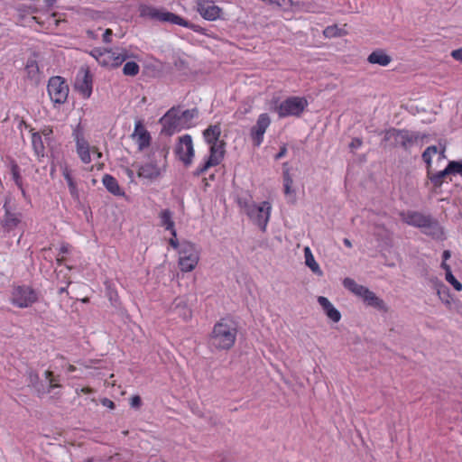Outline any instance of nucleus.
<instances>
[{"instance_id": "nucleus-1", "label": "nucleus", "mask_w": 462, "mask_h": 462, "mask_svg": "<svg viewBox=\"0 0 462 462\" xmlns=\"http://www.w3.org/2000/svg\"><path fill=\"white\" fill-rule=\"evenodd\" d=\"M237 332L236 322L232 319L223 318L215 324L210 336V342L217 349L229 350L236 343Z\"/></svg>"}, {"instance_id": "nucleus-2", "label": "nucleus", "mask_w": 462, "mask_h": 462, "mask_svg": "<svg viewBox=\"0 0 462 462\" xmlns=\"http://www.w3.org/2000/svg\"><path fill=\"white\" fill-rule=\"evenodd\" d=\"M221 127L219 125H210L204 130V139L209 145V157L204 162V172L211 166L220 163L225 154V142L220 140Z\"/></svg>"}, {"instance_id": "nucleus-3", "label": "nucleus", "mask_w": 462, "mask_h": 462, "mask_svg": "<svg viewBox=\"0 0 462 462\" xmlns=\"http://www.w3.org/2000/svg\"><path fill=\"white\" fill-rule=\"evenodd\" d=\"M90 55L103 67L116 68L123 62L135 59L136 55L125 48L99 49L95 48Z\"/></svg>"}, {"instance_id": "nucleus-4", "label": "nucleus", "mask_w": 462, "mask_h": 462, "mask_svg": "<svg viewBox=\"0 0 462 462\" xmlns=\"http://www.w3.org/2000/svg\"><path fill=\"white\" fill-rule=\"evenodd\" d=\"M238 205L262 231H265L272 210L270 202L263 201L260 205H257L252 200L239 199Z\"/></svg>"}, {"instance_id": "nucleus-5", "label": "nucleus", "mask_w": 462, "mask_h": 462, "mask_svg": "<svg viewBox=\"0 0 462 462\" xmlns=\"http://www.w3.org/2000/svg\"><path fill=\"white\" fill-rule=\"evenodd\" d=\"M192 118V111L171 108L160 120L162 125V132L167 135H171L182 128L189 127Z\"/></svg>"}, {"instance_id": "nucleus-6", "label": "nucleus", "mask_w": 462, "mask_h": 462, "mask_svg": "<svg viewBox=\"0 0 462 462\" xmlns=\"http://www.w3.org/2000/svg\"><path fill=\"white\" fill-rule=\"evenodd\" d=\"M140 15L143 18H149L151 20L159 21L162 23H170L172 24H178L183 27H189V23L180 16L168 12L162 8H157L152 5H141Z\"/></svg>"}, {"instance_id": "nucleus-7", "label": "nucleus", "mask_w": 462, "mask_h": 462, "mask_svg": "<svg viewBox=\"0 0 462 462\" xmlns=\"http://www.w3.org/2000/svg\"><path fill=\"white\" fill-rule=\"evenodd\" d=\"M308 101L302 97H289L274 106L280 118L288 116L300 117L308 106Z\"/></svg>"}, {"instance_id": "nucleus-8", "label": "nucleus", "mask_w": 462, "mask_h": 462, "mask_svg": "<svg viewBox=\"0 0 462 462\" xmlns=\"http://www.w3.org/2000/svg\"><path fill=\"white\" fill-rule=\"evenodd\" d=\"M426 137L420 132H411L406 129L392 128L385 133L386 140H393L396 145L402 146L403 149H410L419 141H422Z\"/></svg>"}, {"instance_id": "nucleus-9", "label": "nucleus", "mask_w": 462, "mask_h": 462, "mask_svg": "<svg viewBox=\"0 0 462 462\" xmlns=\"http://www.w3.org/2000/svg\"><path fill=\"white\" fill-rule=\"evenodd\" d=\"M164 152L162 151H158V164L155 162L151 161L138 166L137 176L148 180H153L159 178L162 171H164Z\"/></svg>"}, {"instance_id": "nucleus-10", "label": "nucleus", "mask_w": 462, "mask_h": 462, "mask_svg": "<svg viewBox=\"0 0 462 462\" xmlns=\"http://www.w3.org/2000/svg\"><path fill=\"white\" fill-rule=\"evenodd\" d=\"M48 93L54 104H64L69 96V86L63 78L56 76L50 79Z\"/></svg>"}, {"instance_id": "nucleus-11", "label": "nucleus", "mask_w": 462, "mask_h": 462, "mask_svg": "<svg viewBox=\"0 0 462 462\" xmlns=\"http://www.w3.org/2000/svg\"><path fill=\"white\" fill-rule=\"evenodd\" d=\"M36 300V292L28 286H17L12 291L11 302L18 308H28Z\"/></svg>"}, {"instance_id": "nucleus-12", "label": "nucleus", "mask_w": 462, "mask_h": 462, "mask_svg": "<svg viewBox=\"0 0 462 462\" xmlns=\"http://www.w3.org/2000/svg\"><path fill=\"white\" fill-rule=\"evenodd\" d=\"M3 208L5 210V214L0 220L1 226L5 231L11 232L20 225L22 221V214L14 211L11 197L5 198Z\"/></svg>"}, {"instance_id": "nucleus-13", "label": "nucleus", "mask_w": 462, "mask_h": 462, "mask_svg": "<svg viewBox=\"0 0 462 462\" xmlns=\"http://www.w3.org/2000/svg\"><path fill=\"white\" fill-rule=\"evenodd\" d=\"M93 79L88 68H80L76 80L75 88L84 97L88 98L92 94Z\"/></svg>"}, {"instance_id": "nucleus-14", "label": "nucleus", "mask_w": 462, "mask_h": 462, "mask_svg": "<svg viewBox=\"0 0 462 462\" xmlns=\"http://www.w3.org/2000/svg\"><path fill=\"white\" fill-rule=\"evenodd\" d=\"M271 125V118L268 114L259 115L256 124L251 128L250 136L255 146H260L263 142V135Z\"/></svg>"}, {"instance_id": "nucleus-15", "label": "nucleus", "mask_w": 462, "mask_h": 462, "mask_svg": "<svg viewBox=\"0 0 462 462\" xmlns=\"http://www.w3.org/2000/svg\"><path fill=\"white\" fill-rule=\"evenodd\" d=\"M175 152L178 158L183 162L184 164L188 165L191 162L194 156V150L192 140L189 135L186 134L180 138V141L176 145Z\"/></svg>"}, {"instance_id": "nucleus-16", "label": "nucleus", "mask_w": 462, "mask_h": 462, "mask_svg": "<svg viewBox=\"0 0 462 462\" xmlns=\"http://www.w3.org/2000/svg\"><path fill=\"white\" fill-rule=\"evenodd\" d=\"M199 257L191 245H187L180 252L179 264L183 272L191 271L198 263Z\"/></svg>"}, {"instance_id": "nucleus-17", "label": "nucleus", "mask_w": 462, "mask_h": 462, "mask_svg": "<svg viewBox=\"0 0 462 462\" xmlns=\"http://www.w3.org/2000/svg\"><path fill=\"white\" fill-rule=\"evenodd\" d=\"M399 215L404 223L419 228L426 225V221L430 217V215L412 210L402 211Z\"/></svg>"}, {"instance_id": "nucleus-18", "label": "nucleus", "mask_w": 462, "mask_h": 462, "mask_svg": "<svg viewBox=\"0 0 462 462\" xmlns=\"http://www.w3.org/2000/svg\"><path fill=\"white\" fill-rule=\"evenodd\" d=\"M132 136L134 139H135L139 150H143L150 145V134L147 132V130H145L140 121L135 124L134 132Z\"/></svg>"}, {"instance_id": "nucleus-19", "label": "nucleus", "mask_w": 462, "mask_h": 462, "mask_svg": "<svg viewBox=\"0 0 462 462\" xmlns=\"http://www.w3.org/2000/svg\"><path fill=\"white\" fill-rule=\"evenodd\" d=\"M392 57L387 54L383 49H376L373 51L367 57V61L370 64H375L382 67H386L392 62Z\"/></svg>"}, {"instance_id": "nucleus-20", "label": "nucleus", "mask_w": 462, "mask_h": 462, "mask_svg": "<svg viewBox=\"0 0 462 462\" xmlns=\"http://www.w3.org/2000/svg\"><path fill=\"white\" fill-rule=\"evenodd\" d=\"M423 234L431 236L432 238L439 239L443 236V229L439 223L431 216L426 221V225L421 227Z\"/></svg>"}, {"instance_id": "nucleus-21", "label": "nucleus", "mask_w": 462, "mask_h": 462, "mask_svg": "<svg viewBox=\"0 0 462 462\" xmlns=\"http://www.w3.org/2000/svg\"><path fill=\"white\" fill-rule=\"evenodd\" d=\"M318 302L322 307L327 317L333 322H338L341 319L340 312L332 305V303L323 296L318 298Z\"/></svg>"}, {"instance_id": "nucleus-22", "label": "nucleus", "mask_w": 462, "mask_h": 462, "mask_svg": "<svg viewBox=\"0 0 462 462\" xmlns=\"http://www.w3.org/2000/svg\"><path fill=\"white\" fill-rule=\"evenodd\" d=\"M160 225L170 231L171 236H177L175 223L173 221V213L170 209H162L159 213Z\"/></svg>"}, {"instance_id": "nucleus-23", "label": "nucleus", "mask_w": 462, "mask_h": 462, "mask_svg": "<svg viewBox=\"0 0 462 462\" xmlns=\"http://www.w3.org/2000/svg\"><path fill=\"white\" fill-rule=\"evenodd\" d=\"M222 14V9L213 2H204V20L215 21L221 18Z\"/></svg>"}, {"instance_id": "nucleus-24", "label": "nucleus", "mask_w": 462, "mask_h": 462, "mask_svg": "<svg viewBox=\"0 0 462 462\" xmlns=\"http://www.w3.org/2000/svg\"><path fill=\"white\" fill-rule=\"evenodd\" d=\"M343 285L346 289L353 292L355 295L361 297L362 299H364L368 290V288L356 283L355 280L351 278H345L343 281Z\"/></svg>"}, {"instance_id": "nucleus-25", "label": "nucleus", "mask_w": 462, "mask_h": 462, "mask_svg": "<svg viewBox=\"0 0 462 462\" xmlns=\"http://www.w3.org/2000/svg\"><path fill=\"white\" fill-rule=\"evenodd\" d=\"M102 182L106 189L116 196H122L124 195V192L122 191L121 188L118 185L117 180L111 175L106 174L103 177Z\"/></svg>"}, {"instance_id": "nucleus-26", "label": "nucleus", "mask_w": 462, "mask_h": 462, "mask_svg": "<svg viewBox=\"0 0 462 462\" xmlns=\"http://www.w3.org/2000/svg\"><path fill=\"white\" fill-rule=\"evenodd\" d=\"M91 149L88 142L76 144V151L83 163H89L91 162Z\"/></svg>"}, {"instance_id": "nucleus-27", "label": "nucleus", "mask_w": 462, "mask_h": 462, "mask_svg": "<svg viewBox=\"0 0 462 462\" xmlns=\"http://www.w3.org/2000/svg\"><path fill=\"white\" fill-rule=\"evenodd\" d=\"M62 175L68 183V187H69L70 195L74 199H79V189H78L77 184L74 181V180L71 176L70 171L69 170V168L67 166L62 168Z\"/></svg>"}, {"instance_id": "nucleus-28", "label": "nucleus", "mask_w": 462, "mask_h": 462, "mask_svg": "<svg viewBox=\"0 0 462 462\" xmlns=\"http://www.w3.org/2000/svg\"><path fill=\"white\" fill-rule=\"evenodd\" d=\"M363 300L368 306H372V307H374V308L379 309V310H383L384 309V302H383V300H381L380 298H378L375 295V293H374L369 289L367 290V292L365 293Z\"/></svg>"}, {"instance_id": "nucleus-29", "label": "nucleus", "mask_w": 462, "mask_h": 462, "mask_svg": "<svg viewBox=\"0 0 462 462\" xmlns=\"http://www.w3.org/2000/svg\"><path fill=\"white\" fill-rule=\"evenodd\" d=\"M450 174L451 172L450 170H448V165L444 170L436 173H432L430 171V174L428 175V177L435 187H440L443 184L445 178Z\"/></svg>"}, {"instance_id": "nucleus-30", "label": "nucleus", "mask_w": 462, "mask_h": 462, "mask_svg": "<svg viewBox=\"0 0 462 462\" xmlns=\"http://www.w3.org/2000/svg\"><path fill=\"white\" fill-rule=\"evenodd\" d=\"M32 144L33 151L37 157L41 158L44 156V144L40 133H33L32 134Z\"/></svg>"}, {"instance_id": "nucleus-31", "label": "nucleus", "mask_w": 462, "mask_h": 462, "mask_svg": "<svg viewBox=\"0 0 462 462\" xmlns=\"http://www.w3.org/2000/svg\"><path fill=\"white\" fill-rule=\"evenodd\" d=\"M441 268L446 272V281L449 282L456 291H460L462 290V283L452 274L450 266L447 263H441Z\"/></svg>"}, {"instance_id": "nucleus-32", "label": "nucleus", "mask_w": 462, "mask_h": 462, "mask_svg": "<svg viewBox=\"0 0 462 462\" xmlns=\"http://www.w3.org/2000/svg\"><path fill=\"white\" fill-rule=\"evenodd\" d=\"M439 152L438 147L436 145L429 146L422 153V160L427 165V173L430 174L431 169V160L434 155Z\"/></svg>"}, {"instance_id": "nucleus-33", "label": "nucleus", "mask_w": 462, "mask_h": 462, "mask_svg": "<svg viewBox=\"0 0 462 462\" xmlns=\"http://www.w3.org/2000/svg\"><path fill=\"white\" fill-rule=\"evenodd\" d=\"M304 254H305V263H306L307 266H309L313 273H321L319 265L315 261L314 256L312 255L311 251L309 247H306L304 249Z\"/></svg>"}, {"instance_id": "nucleus-34", "label": "nucleus", "mask_w": 462, "mask_h": 462, "mask_svg": "<svg viewBox=\"0 0 462 462\" xmlns=\"http://www.w3.org/2000/svg\"><path fill=\"white\" fill-rule=\"evenodd\" d=\"M25 71H26L27 77L30 79L34 80V81L38 80L39 68H38L37 62L34 60H29L27 61V64L25 67Z\"/></svg>"}, {"instance_id": "nucleus-35", "label": "nucleus", "mask_w": 462, "mask_h": 462, "mask_svg": "<svg viewBox=\"0 0 462 462\" xmlns=\"http://www.w3.org/2000/svg\"><path fill=\"white\" fill-rule=\"evenodd\" d=\"M14 7L22 15L37 14L40 12V9L36 5L23 3H17Z\"/></svg>"}, {"instance_id": "nucleus-36", "label": "nucleus", "mask_w": 462, "mask_h": 462, "mask_svg": "<svg viewBox=\"0 0 462 462\" xmlns=\"http://www.w3.org/2000/svg\"><path fill=\"white\" fill-rule=\"evenodd\" d=\"M140 67L139 65L134 61H127L124 68H123V73L125 76H136L139 73Z\"/></svg>"}, {"instance_id": "nucleus-37", "label": "nucleus", "mask_w": 462, "mask_h": 462, "mask_svg": "<svg viewBox=\"0 0 462 462\" xmlns=\"http://www.w3.org/2000/svg\"><path fill=\"white\" fill-rule=\"evenodd\" d=\"M72 137H73L76 144L85 143L88 141L85 136L84 128L81 126L80 124H78L76 125V127L73 129Z\"/></svg>"}, {"instance_id": "nucleus-38", "label": "nucleus", "mask_w": 462, "mask_h": 462, "mask_svg": "<svg viewBox=\"0 0 462 462\" xmlns=\"http://www.w3.org/2000/svg\"><path fill=\"white\" fill-rule=\"evenodd\" d=\"M448 170H450L451 174L453 175H460L462 177V162L451 161L448 162Z\"/></svg>"}, {"instance_id": "nucleus-39", "label": "nucleus", "mask_w": 462, "mask_h": 462, "mask_svg": "<svg viewBox=\"0 0 462 462\" xmlns=\"http://www.w3.org/2000/svg\"><path fill=\"white\" fill-rule=\"evenodd\" d=\"M324 35L326 37H328V38H331V37H338V36H341L342 33H341V30L339 28H337V25H332V26H328L325 30H324Z\"/></svg>"}, {"instance_id": "nucleus-40", "label": "nucleus", "mask_w": 462, "mask_h": 462, "mask_svg": "<svg viewBox=\"0 0 462 462\" xmlns=\"http://www.w3.org/2000/svg\"><path fill=\"white\" fill-rule=\"evenodd\" d=\"M283 190L285 196L289 199L291 202L295 201V189L292 186H283Z\"/></svg>"}, {"instance_id": "nucleus-41", "label": "nucleus", "mask_w": 462, "mask_h": 462, "mask_svg": "<svg viewBox=\"0 0 462 462\" xmlns=\"http://www.w3.org/2000/svg\"><path fill=\"white\" fill-rule=\"evenodd\" d=\"M44 375H45V378L49 381V383H50V386H49V387H50L49 392H50L51 389H53V388H55V387H59V386H60L59 384H57V383H54V382H55V379H54V377H53L52 372H51V371L47 370V371H45Z\"/></svg>"}, {"instance_id": "nucleus-42", "label": "nucleus", "mask_w": 462, "mask_h": 462, "mask_svg": "<svg viewBox=\"0 0 462 462\" xmlns=\"http://www.w3.org/2000/svg\"><path fill=\"white\" fill-rule=\"evenodd\" d=\"M293 180L288 168L283 170V186H292Z\"/></svg>"}, {"instance_id": "nucleus-43", "label": "nucleus", "mask_w": 462, "mask_h": 462, "mask_svg": "<svg viewBox=\"0 0 462 462\" xmlns=\"http://www.w3.org/2000/svg\"><path fill=\"white\" fill-rule=\"evenodd\" d=\"M57 16H58L57 13H53L50 16H48L47 23L50 26L54 25L55 27H57L60 24V23L61 22V19L57 18Z\"/></svg>"}, {"instance_id": "nucleus-44", "label": "nucleus", "mask_w": 462, "mask_h": 462, "mask_svg": "<svg viewBox=\"0 0 462 462\" xmlns=\"http://www.w3.org/2000/svg\"><path fill=\"white\" fill-rule=\"evenodd\" d=\"M12 172H13V178H14V180L15 182V184L22 189V182H21V177H20V174L18 172V170H17V167L14 166L12 170Z\"/></svg>"}, {"instance_id": "nucleus-45", "label": "nucleus", "mask_w": 462, "mask_h": 462, "mask_svg": "<svg viewBox=\"0 0 462 462\" xmlns=\"http://www.w3.org/2000/svg\"><path fill=\"white\" fill-rule=\"evenodd\" d=\"M142 404V400L140 398V396L138 395H134L131 398L130 400V405L131 407L134 408V409H138Z\"/></svg>"}, {"instance_id": "nucleus-46", "label": "nucleus", "mask_w": 462, "mask_h": 462, "mask_svg": "<svg viewBox=\"0 0 462 462\" xmlns=\"http://www.w3.org/2000/svg\"><path fill=\"white\" fill-rule=\"evenodd\" d=\"M39 133L41 134L42 137L44 136L46 139H49L53 134V130L51 126H44Z\"/></svg>"}, {"instance_id": "nucleus-47", "label": "nucleus", "mask_w": 462, "mask_h": 462, "mask_svg": "<svg viewBox=\"0 0 462 462\" xmlns=\"http://www.w3.org/2000/svg\"><path fill=\"white\" fill-rule=\"evenodd\" d=\"M112 35H113L112 30L106 29L102 34L103 42L106 43H109L111 42Z\"/></svg>"}, {"instance_id": "nucleus-48", "label": "nucleus", "mask_w": 462, "mask_h": 462, "mask_svg": "<svg viewBox=\"0 0 462 462\" xmlns=\"http://www.w3.org/2000/svg\"><path fill=\"white\" fill-rule=\"evenodd\" d=\"M451 57L456 60L462 61V48L452 51Z\"/></svg>"}, {"instance_id": "nucleus-49", "label": "nucleus", "mask_w": 462, "mask_h": 462, "mask_svg": "<svg viewBox=\"0 0 462 462\" xmlns=\"http://www.w3.org/2000/svg\"><path fill=\"white\" fill-rule=\"evenodd\" d=\"M101 403H102L103 406L107 407V408H109L111 410H113L115 408L114 402H112L111 400H109L107 398H103L101 400Z\"/></svg>"}, {"instance_id": "nucleus-50", "label": "nucleus", "mask_w": 462, "mask_h": 462, "mask_svg": "<svg viewBox=\"0 0 462 462\" xmlns=\"http://www.w3.org/2000/svg\"><path fill=\"white\" fill-rule=\"evenodd\" d=\"M362 145V140L359 138H354L350 143L351 149H358Z\"/></svg>"}, {"instance_id": "nucleus-51", "label": "nucleus", "mask_w": 462, "mask_h": 462, "mask_svg": "<svg viewBox=\"0 0 462 462\" xmlns=\"http://www.w3.org/2000/svg\"><path fill=\"white\" fill-rule=\"evenodd\" d=\"M286 152H287L286 146L281 147L280 152L275 155V160H280L281 158L285 156Z\"/></svg>"}, {"instance_id": "nucleus-52", "label": "nucleus", "mask_w": 462, "mask_h": 462, "mask_svg": "<svg viewBox=\"0 0 462 462\" xmlns=\"http://www.w3.org/2000/svg\"><path fill=\"white\" fill-rule=\"evenodd\" d=\"M125 173L129 178L130 181H134V173L133 170H131L129 168H125Z\"/></svg>"}, {"instance_id": "nucleus-53", "label": "nucleus", "mask_w": 462, "mask_h": 462, "mask_svg": "<svg viewBox=\"0 0 462 462\" xmlns=\"http://www.w3.org/2000/svg\"><path fill=\"white\" fill-rule=\"evenodd\" d=\"M101 29L98 28L97 31H91V30H88L87 31V34L89 38L91 39H96L97 36H98V32L100 31Z\"/></svg>"}, {"instance_id": "nucleus-54", "label": "nucleus", "mask_w": 462, "mask_h": 462, "mask_svg": "<svg viewBox=\"0 0 462 462\" xmlns=\"http://www.w3.org/2000/svg\"><path fill=\"white\" fill-rule=\"evenodd\" d=\"M169 244L174 248L176 249L179 245V243H178V240L176 238V236H173L171 238H170L169 240Z\"/></svg>"}, {"instance_id": "nucleus-55", "label": "nucleus", "mask_w": 462, "mask_h": 462, "mask_svg": "<svg viewBox=\"0 0 462 462\" xmlns=\"http://www.w3.org/2000/svg\"><path fill=\"white\" fill-rule=\"evenodd\" d=\"M450 256H451L450 251L445 250L442 254V258H443L442 263H446L447 260H448L450 258Z\"/></svg>"}, {"instance_id": "nucleus-56", "label": "nucleus", "mask_w": 462, "mask_h": 462, "mask_svg": "<svg viewBox=\"0 0 462 462\" xmlns=\"http://www.w3.org/2000/svg\"><path fill=\"white\" fill-rule=\"evenodd\" d=\"M91 152L97 159H100L102 157V152H100L97 148L92 147Z\"/></svg>"}, {"instance_id": "nucleus-57", "label": "nucleus", "mask_w": 462, "mask_h": 462, "mask_svg": "<svg viewBox=\"0 0 462 462\" xmlns=\"http://www.w3.org/2000/svg\"><path fill=\"white\" fill-rule=\"evenodd\" d=\"M30 382L31 383H33L34 382H36L38 380V375L32 372L30 373Z\"/></svg>"}, {"instance_id": "nucleus-58", "label": "nucleus", "mask_w": 462, "mask_h": 462, "mask_svg": "<svg viewBox=\"0 0 462 462\" xmlns=\"http://www.w3.org/2000/svg\"><path fill=\"white\" fill-rule=\"evenodd\" d=\"M80 391L83 393H91L93 392V390L91 388H88V387H83V388H81Z\"/></svg>"}, {"instance_id": "nucleus-59", "label": "nucleus", "mask_w": 462, "mask_h": 462, "mask_svg": "<svg viewBox=\"0 0 462 462\" xmlns=\"http://www.w3.org/2000/svg\"><path fill=\"white\" fill-rule=\"evenodd\" d=\"M343 243H344V245H345L346 247H349V248H350V247H352V243H351V241H350L348 238H345V239L343 240Z\"/></svg>"}, {"instance_id": "nucleus-60", "label": "nucleus", "mask_w": 462, "mask_h": 462, "mask_svg": "<svg viewBox=\"0 0 462 462\" xmlns=\"http://www.w3.org/2000/svg\"><path fill=\"white\" fill-rule=\"evenodd\" d=\"M56 3V0H45L47 7H51Z\"/></svg>"}, {"instance_id": "nucleus-61", "label": "nucleus", "mask_w": 462, "mask_h": 462, "mask_svg": "<svg viewBox=\"0 0 462 462\" xmlns=\"http://www.w3.org/2000/svg\"><path fill=\"white\" fill-rule=\"evenodd\" d=\"M60 251L62 253H67L68 252V245H62L61 248H60Z\"/></svg>"}, {"instance_id": "nucleus-62", "label": "nucleus", "mask_w": 462, "mask_h": 462, "mask_svg": "<svg viewBox=\"0 0 462 462\" xmlns=\"http://www.w3.org/2000/svg\"><path fill=\"white\" fill-rule=\"evenodd\" d=\"M444 152H445V149H443V150L439 152V159H442V158H444V157H445Z\"/></svg>"}, {"instance_id": "nucleus-63", "label": "nucleus", "mask_w": 462, "mask_h": 462, "mask_svg": "<svg viewBox=\"0 0 462 462\" xmlns=\"http://www.w3.org/2000/svg\"><path fill=\"white\" fill-rule=\"evenodd\" d=\"M65 291H66V288H64V287H61V288L59 289V293L60 294H61V293H63Z\"/></svg>"}, {"instance_id": "nucleus-64", "label": "nucleus", "mask_w": 462, "mask_h": 462, "mask_svg": "<svg viewBox=\"0 0 462 462\" xmlns=\"http://www.w3.org/2000/svg\"><path fill=\"white\" fill-rule=\"evenodd\" d=\"M74 370H75V366H73V365H69L68 368L69 372H73Z\"/></svg>"}]
</instances>
